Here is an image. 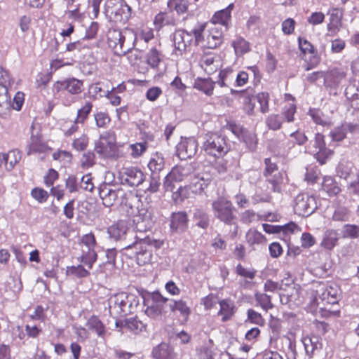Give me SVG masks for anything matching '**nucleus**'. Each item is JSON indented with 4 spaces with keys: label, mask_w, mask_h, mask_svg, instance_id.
Instances as JSON below:
<instances>
[{
    "label": "nucleus",
    "mask_w": 359,
    "mask_h": 359,
    "mask_svg": "<svg viewBox=\"0 0 359 359\" xmlns=\"http://www.w3.org/2000/svg\"><path fill=\"white\" fill-rule=\"evenodd\" d=\"M172 171L179 178V181H182L184 177L189 175L193 171V167L191 164L177 165L172 169Z\"/></svg>",
    "instance_id": "51"
},
{
    "label": "nucleus",
    "mask_w": 359,
    "mask_h": 359,
    "mask_svg": "<svg viewBox=\"0 0 359 359\" xmlns=\"http://www.w3.org/2000/svg\"><path fill=\"white\" fill-rule=\"evenodd\" d=\"M264 177H266V181L271 184V189L273 190V191H281L280 184L283 182V172L282 171L273 172L272 174L267 175V176Z\"/></svg>",
    "instance_id": "37"
},
{
    "label": "nucleus",
    "mask_w": 359,
    "mask_h": 359,
    "mask_svg": "<svg viewBox=\"0 0 359 359\" xmlns=\"http://www.w3.org/2000/svg\"><path fill=\"white\" fill-rule=\"evenodd\" d=\"M161 177L159 174H152L150 177L149 185L146 189V191L150 193H156L161 187Z\"/></svg>",
    "instance_id": "63"
},
{
    "label": "nucleus",
    "mask_w": 359,
    "mask_h": 359,
    "mask_svg": "<svg viewBox=\"0 0 359 359\" xmlns=\"http://www.w3.org/2000/svg\"><path fill=\"white\" fill-rule=\"evenodd\" d=\"M193 218L196 225L199 228L206 229L210 225L209 216L203 210H195Z\"/></svg>",
    "instance_id": "38"
},
{
    "label": "nucleus",
    "mask_w": 359,
    "mask_h": 359,
    "mask_svg": "<svg viewBox=\"0 0 359 359\" xmlns=\"http://www.w3.org/2000/svg\"><path fill=\"white\" fill-rule=\"evenodd\" d=\"M359 133V125L351 122H343L340 126L334 128L329 134L332 141L341 142L348 137L349 135Z\"/></svg>",
    "instance_id": "12"
},
{
    "label": "nucleus",
    "mask_w": 359,
    "mask_h": 359,
    "mask_svg": "<svg viewBox=\"0 0 359 359\" xmlns=\"http://www.w3.org/2000/svg\"><path fill=\"white\" fill-rule=\"evenodd\" d=\"M168 302L169 299L163 297L158 292L149 294L143 298L145 314L153 320L160 318L163 313L164 306Z\"/></svg>",
    "instance_id": "6"
},
{
    "label": "nucleus",
    "mask_w": 359,
    "mask_h": 359,
    "mask_svg": "<svg viewBox=\"0 0 359 359\" xmlns=\"http://www.w3.org/2000/svg\"><path fill=\"white\" fill-rule=\"evenodd\" d=\"M293 208L295 214L308 217L317 208L316 198L307 194H299L294 198Z\"/></svg>",
    "instance_id": "8"
},
{
    "label": "nucleus",
    "mask_w": 359,
    "mask_h": 359,
    "mask_svg": "<svg viewBox=\"0 0 359 359\" xmlns=\"http://www.w3.org/2000/svg\"><path fill=\"white\" fill-rule=\"evenodd\" d=\"M212 181V178L208 174H202L196 176L192 180V185L195 188L193 191L195 193H201L208 187Z\"/></svg>",
    "instance_id": "32"
},
{
    "label": "nucleus",
    "mask_w": 359,
    "mask_h": 359,
    "mask_svg": "<svg viewBox=\"0 0 359 359\" xmlns=\"http://www.w3.org/2000/svg\"><path fill=\"white\" fill-rule=\"evenodd\" d=\"M169 306L172 311H178L182 316H188L190 313V309L187 303L183 300L172 301L169 300Z\"/></svg>",
    "instance_id": "47"
},
{
    "label": "nucleus",
    "mask_w": 359,
    "mask_h": 359,
    "mask_svg": "<svg viewBox=\"0 0 359 359\" xmlns=\"http://www.w3.org/2000/svg\"><path fill=\"white\" fill-rule=\"evenodd\" d=\"M97 255L94 248H82V255L79 259L90 269L97 260Z\"/></svg>",
    "instance_id": "36"
},
{
    "label": "nucleus",
    "mask_w": 359,
    "mask_h": 359,
    "mask_svg": "<svg viewBox=\"0 0 359 359\" xmlns=\"http://www.w3.org/2000/svg\"><path fill=\"white\" fill-rule=\"evenodd\" d=\"M144 297L137 296L133 293H126V309L125 310V313L128 315L134 313L139 306L140 301H143Z\"/></svg>",
    "instance_id": "39"
},
{
    "label": "nucleus",
    "mask_w": 359,
    "mask_h": 359,
    "mask_svg": "<svg viewBox=\"0 0 359 359\" xmlns=\"http://www.w3.org/2000/svg\"><path fill=\"white\" fill-rule=\"evenodd\" d=\"M236 73L232 69L226 68L222 70L219 74V79L216 81L220 87L230 88L234 84Z\"/></svg>",
    "instance_id": "27"
},
{
    "label": "nucleus",
    "mask_w": 359,
    "mask_h": 359,
    "mask_svg": "<svg viewBox=\"0 0 359 359\" xmlns=\"http://www.w3.org/2000/svg\"><path fill=\"white\" fill-rule=\"evenodd\" d=\"M234 8L233 2H231L226 8L217 11L212 18L214 24H219L224 27V31L228 29L231 19V11Z\"/></svg>",
    "instance_id": "22"
},
{
    "label": "nucleus",
    "mask_w": 359,
    "mask_h": 359,
    "mask_svg": "<svg viewBox=\"0 0 359 359\" xmlns=\"http://www.w3.org/2000/svg\"><path fill=\"white\" fill-rule=\"evenodd\" d=\"M92 102H86L81 109H78L76 123H83L92 111Z\"/></svg>",
    "instance_id": "49"
},
{
    "label": "nucleus",
    "mask_w": 359,
    "mask_h": 359,
    "mask_svg": "<svg viewBox=\"0 0 359 359\" xmlns=\"http://www.w3.org/2000/svg\"><path fill=\"white\" fill-rule=\"evenodd\" d=\"M6 160V168L11 170L15 164L21 159V154L18 150H12L7 154H4Z\"/></svg>",
    "instance_id": "44"
},
{
    "label": "nucleus",
    "mask_w": 359,
    "mask_h": 359,
    "mask_svg": "<svg viewBox=\"0 0 359 359\" xmlns=\"http://www.w3.org/2000/svg\"><path fill=\"white\" fill-rule=\"evenodd\" d=\"M107 43L116 55H123L134 49L137 34L133 29L111 28L107 32Z\"/></svg>",
    "instance_id": "2"
},
{
    "label": "nucleus",
    "mask_w": 359,
    "mask_h": 359,
    "mask_svg": "<svg viewBox=\"0 0 359 359\" xmlns=\"http://www.w3.org/2000/svg\"><path fill=\"white\" fill-rule=\"evenodd\" d=\"M306 149L309 154H313L321 165L325 164L333 154L331 149L326 147L325 136L321 133L316 134L314 139L311 140L306 147Z\"/></svg>",
    "instance_id": "7"
},
{
    "label": "nucleus",
    "mask_w": 359,
    "mask_h": 359,
    "mask_svg": "<svg viewBox=\"0 0 359 359\" xmlns=\"http://www.w3.org/2000/svg\"><path fill=\"white\" fill-rule=\"evenodd\" d=\"M104 12L110 20L124 25L131 15V8L124 0H107Z\"/></svg>",
    "instance_id": "5"
},
{
    "label": "nucleus",
    "mask_w": 359,
    "mask_h": 359,
    "mask_svg": "<svg viewBox=\"0 0 359 359\" xmlns=\"http://www.w3.org/2000/svg\"><path fill=\"white\" fill-rule=\"evenodd\" d=\"M179 178L171 170L164 178L163 186L165 191L172 192L175 188L174 182L179 181Z\"/></svg>",
    "instance_id": "60"
},
{
    "label": "nucleus",
    "mask_w": 359,
    "mask_h": 359,
    "mask_svg": "<svg viewBox=\"0 0 359 359\" xmlns=\"http://www.w3.org/2000/svg\"><path fill=\"white\" fill-rule=\"evenodd\" d=\"M155 359H175L172 349L165 343H162L154 348L152 351Z\"/></svg>",
    "instance_id": "28"
},
{
    "label": "nucleus",
    "mask_w": 359,
    "mask_h": 359,
    "mask_svg": "<svg viewBox=\"0 0 359 359\" xmlns=\"http://www.w3.org/2000/svg\"><path fill=\"white\" fill-rule=\"evenodd\" d=\"M188 216L186 212L179 211L172 213L170 228L172 232H184L188 228Z\"/></svg>",
    "instance_id": "19"
},
{
    "label": "nucleus",
    "mask_w": 359,
    "mask_h": 359,
    "mask_svg": "<svg viewBox=\"0 0 359 359\" xmlns=\"http://www.w3.org/2000/svg\"><path fill=\"white\" fill-rule=\"evenodd\" d=\"M108 309L113 317L126 316V293L121 292L111 297L108 300Z\"/></svg>",
    "instance_id": "15"
},
{
    "label": "nucleus",
    "mask_w": 359,
    "mask_h": 359,
    "mask_svg": "<svg viewBox=\"0 0 359 359\" xmlns=\"http://www.w3.org/2000/svg\"><path fill=\"white\" fill-rule=\"evenodd\" d=\"M95 163V154L88 151L84 152L81 158V165L83 168H89Z\"/></svg>",
    "instance_id": "59"
},
{
    "label": "nucleus",
    "mask_w": 359,
    "mask_h": 359,
    "mask_svg": "<svg viewBox=\"0 0 359 359\" xmlns=\"http://www.w3.org/2000/svg\"><path fill=\"white\" fill-rule=\"evenodd\" d=\"M245 322L262 326L264 324V319L259 313L252 309H249L247 311V319Z\"/></svg>",
    "instance_id": "56"
},
{
    "label": "nucleus",
    "mask_w": 359,
    "mask_h": 359,
    "mask_svg": "<svg viewBox=\"0 0 359 359\" xmlns=\"http://www.w3.org/2000/svg\"><path fill=\"white\" fill-rule=\"evenodd\" d=\"M250 151H255L257 147V137L255 133L246 130L239 139Z\"/></svg>",
    "instance_id": "34"
},
{
    "label": "nucleus",
    "mask_w": 359,
    "mask_h": 359,
    "mask_svg": "<svg viewBox=\"0 0 359 359\" xmlns=\"http://www.w3.org/2000/svg\"><path fill=\"white\" fill-rule=\"evenodd\" d=\"M87 327L95 332L97 336L100 337H104L106 330L104 324L99 319L98 317L95 316H91L86 323Z\"/></svg>",
    "instance_id": "33"
},
{
    "label": "nucleus",
    "mask_w": 359,
    "mask_h": 359,
    "mask_svg": "<svg viewBox=\"0 0 359 359\" xmlns=\"http://www.w3.org/2000/svg\"><path fill=\"white\" fill-rule=\"evenodd\" d=\"M137 229L142 232L150 229L154 223V216L151 210L141 208L133 217Z\"/></svg>",
    "instance_id": "16"
},
{
    "label": "nucleus",
    "mask_w": 359,
    "mask_h": 359,
    "mask_svg": "<svg viewBox=\"0 0 359 359\" xmlns=\"http://www.w3.org/2000/svg\"><path fill=\"white\" fill-rule=\"evenodd\" d=\"M223 33L222 28L217 26L211 28L205 36V43L203 46L210 49L217 48L223 43Z\"/></svg>",
    "instance_id": "21"
},
{
    "label": "nucleus",
    "mask_w": 359,
    "mask_h": 359,
    "mask_svg": "<svg viewBox=\"0 0 359 359\" xmlns=\"http://www.w3.org/2000/svg\"><path fill=\"white\" fill-rule=\"evenodd\" d=\"M163 57V54L159 50L156 48H152L147 54V63L152 69H156L158 67Z\"/></svg>",
    "instance_id": "41"
},
{
    "label": "nucleus",
    "mask_w": 359,
    "mask_h": 359,
    "mask_svg": "<svg viewBox=\"0 0 359 359\" xmlns=\"http://www.w3.org/2000/svg\"><path fill=\"white\" fill-rule=\"evenodd\" d=\"M83 82L76 78H67L56 81L53 85V91L57 93L67 91L69 94L75 95L83 90Z\"/></svg>",
    "instance_id": "13"
},
{
    "label": "nucleus",
    "mask_w": 359,
    "mask_h": 359,
    "mask_svg": "<svg viewBox=\"0 0 359 359\" xmlns=\"http://www.w3.org/2000/svg\"><path fill=\"white\" fill-rule=\"evenodd\" d=\"M202 149L207 156L212 158L224 157L230 149L225 136L218 133L207 134Z\"/></svg>",
    "instance_id": "3"
},
{
    "label": "nucleus",
    "mask_w": 359,
    "mask_h": 359,
    "mask_svg": "<svg viewBox=\"0 0 359 359\" xmlns=\"http://www.w3.org/2000/svg\"><path fill=\"white\" fill-rule=\"evenodd\" d=\"M189 196V189L187 187L180 186L177 191H172V198L175 203L183 201Z\"/></svg>",
    "instance_id": "62"
},
{
    "label": "nucleus",
    "mask_w": 359,
    "mask_h": 359,
    "mask_svg": "<svg viewBox=\"0 0 359 359\" xmlns=\"http://www.w3.org/2000/svg\"><path fill=\"white\" fill-rule=\"evenodd\" d=\"M165 166V158L160 152H156L151 155L148 163V168L152 174H158L163 170Z\"/></svg>",
    "instance_id": "29"
},
{
    "label": "nucleus",
    "mask_w": 359,
    "mask_h": 359,
    "mask_svg": "<svg viewBox=\"0 0 359 359\" xmlns=\"http://www.w3.org/2000/svg\"><path fill=\"white\" fill-rule=\"evenodd\" d=\"M95 151L102 158L114 156L116 150V140L114 133L106 132L101 135L95 147Z\"/></svg>",
    "instance_id": "10"
},
{
    "label": "nucleus",
    "mask_w": 359,
    "mask_h": 359,
    "mask_svg": "<svg viewBox=\"0 0 359 359\" xmlns=\"http://www.w3.org/2000/svg\"><path fill=\"white\" fill-rule=\"evenodd\" d=\"M255 297L257 302L266 311L271 309L273 307V304L271 302V296L265 293H256Z\"/></svg>",
    "instance_id": "50"
},
{
    "label": "nucleus",
    "mask_w": 359,
    "mask_h": 359,
    "mask_svg": "<svg viewBox=\"0 0 359 359\" xmlns=\"http://www.w3.org/2000/svg\"><path fill=\"white\" fill-rule=\"evenodd\" d=\"M105 85L102 83H97L91 86L90 89L95 96L108 97L111 90H114L112 87L111 90L109 88H104Z\"/></svg>",
    "instance_id": "58"
},
{
    "label": "nucleus",
    "mask_w": 359,
    "mask_h": 359,
    "mask_svg": "<svg viewBox=\"0 0 359 359\" xmlns=\"http://www.w3.org/2000/svg\"><path fill=\"white\" fill-rule=\"evenodd\" d=\"M337 173L340 178L346 181H348L350 179L353 178V175H358L356 172L352 171L351 163H340L337 166Z\"/></svg>",
    "instance_id": "43"
},
{
    "label": "nucleus",
    "mask_w": 359,
    "mask_h": 359,
    "mask_svg": "<svg viewBox=\"0 0 359 359\" xmlns=\"http://www.w3.org/2000/svg\"><path fill=\"white\" fill-rule=\"evenodd\" d=\"M188 0H170L168 6L173 8L178 14L185 13L189 8Z\"/></svg>",
    "instance_id": "54"
},
{
    "label": "nucleus",
    "mask_w": 359,
    "mask_h": 359,
    "mask_svg": "<svg viewBox=\"0 0 359 359\" xmlns=\"http://www.w3.org/2000/svg\"><path fill=\"white\" fill-rule=\"evenodd\" d=\"M283 118L278 114H271L266 118V124L273 130H279L281 128Z\"/></svg>",
    "instance_id": "53"
},
{
    "label": "nucleus",
    "mask_w": 359,
    "mask_h": 359,
    "mask_svg": "<svg viewBox=\"0 0 359 359\" xmlns=\"http://www.w3.org/2000/svg\"><path fill=\"white\" fill-rule=\"evenodd\" d=\"M201 68L209 75L214 74L219 67V61L212 53H204L199 60Z\"/></svg>",
    "instance_id": "20"
},
{
    "label": "nucleus",
    "mask_w": 359,
    "mask_h": 359,
    "mask_svg": "<svg viewBox=\"0 0 359 359\" xmlns=\"http://www.w3.org/2000/svg\"><path fill=\"white\" fill-rule=\"evenodd\" d=\"M220 309L218 315L222 316V321L225 322L229 320L234 313L233 302L229 299H223L219 302Z\"/></svg>",
    "instance_id": "31"
},
{
    "label": "nucleus",
    "mask_w": 359,
    "mask_h": 359,
    "mask_svg": "<svg viewBox=\"0 0 359 359\" xmlns=\"http://www.w3.org/2000/svg\"><path fill=\"white\" fill-rule=\"evenodd\" d=\"M322 189L329 196H335L341 191L337 183L331 177H325L322 183Z\"/></svg>",
    "instance_id": "35"
},
{
    "label": "nucleus",
    "mask_w": 359,
    "mask_h": 359,
    "mask_svg": "<svg viewBox=\"0 0 359 359\" xmlns=\"http://www.w3.org/2000/svg\"><path fill=\"white\" fill-rule=\"evenodd\" d=\"M28 148L27 155L32 153H44L49 149L48 145L41 140V137L39 134L31 135Z\"/></svg>",
    "instance_id": "25"
},
{
    "label": "nucleus",
    "mask_w": 359,
    "mask_h": 359,
    "mask_svg": "<svg viewBox=\"0 0 359 359\" xmlns=\"http://www.w3.org/2000/svg\"><path fill=\"white\" fill-rule=\"evenodd\" d=\"M316 293L317 301L320 299L330 304H337L340 297V289L336 284L318 283Z\"/></svg>",
    "instance_id": "9"
},
{
    "label": "nucleus",
    "mask_w": 359,
    "mask_h": 359,
    "mask_svg": "<svg viewBox=\"0 0 359 359\" xmlns=\"http://www.w3.org/2000/svg\"><path fill=\"white\" fill-rule=\"evenodd\" d=\"M67 274L69 276H74L77 278H85L90 275V272L86 270L82 265L68 266L67 269Z\"/></svg>",
    "instance_id": "55"
},
{
    "label": "nucleus",
    "mask_w": 359,
    "mask_h": 359,
    "mask_svg": "<svg viewBox=\"0 0 359 359\" xmlns=\"http://www.w3.org/2000/svg\"><path fill=\"white\" fill-rule=\"evenodd\" d=\"M350 217L349 210L344 206L337 207L332 215V219L337 222H346Z\"/></svg>",
    "instance_id": "52"
},
{
    "label": "nucleus",
    "mask_w": 359,
    "mask_h": 359,
    "mask_svg": "<svg viewBox=\"0 0 359 359\" xmlns=\"http://www.w3.org/2000/svg\"><path fill=\"white\" fill-rule=\"evenodd\" d=\"M124 326L135 334H137L146 330L147 325L135 317L126 319Z\"/></svg>",
    "instance_id": "42"
},
{
    "label": "nucleus",
    "mask_w": 359,
    "mask_h": 359,
    "mask_svg": "<svg viewBox=\"0 0 359 359\" xmlns=\"http://www.w3.org/2000/svg\"><path fill=\"white\" fill-rule=\"evenodd\" d=\"M302 343L304 346L306 354L311 358L316 351H318L322 348V343L317 336H306L303 337Z\"/></svg>",
    "instance_id": "24"
},
{
    "label": "nucleus",
    "mask_w": 359,
    "mask_h": 359,
    "mask_svg": "<svg viewBox=\"0 0 359 359\" xmlns=\"http://www.w3.org/2000/svg\"><path fill=\"white\" fill-rule=\"evenodd\" d=\"M330 23L327 25L329 31L336 32L341 25V19L343 16L342 10L339 8H332L330 10Z\"/></svg>",
    "instance_id": "30"
},
{
    "label": "nucleus",
    "mask_w": 359,
    "mask_h": 359,
    "mask_svg": "<svg viewBox=\"0 0 359 359\" xmlns=\"http://www.w3.org/2000/svg\"><path fill=\"white\" fill-rule=\"evenodd\" d=\"M129 231L133 230L130 229L126 222L123 220L118 221L108 229L109 236L116 241L124 239L129 233Z\"/></svg>",
    "instance_id": "23"
},
{
    "label": "nucleus",
    "mask_w": 359,
    "mask_h": 359,
    "mask_svg": "<svg viewBox=\"0 0 359 359\" xmlns=\"http://www.w3.org/2000/svg\"><path fill=\"white\" fill-rule=\"evenodd\" d=\"M345 95L346 98L351 101V106L354 108L359 109V89L354 85H349L345 90Z\"/></svg>",
    "instance_id": "45"
},
{
    "label": "nucleus",
    "mask_w": 359,
    "mask_h": 359,
    "mask_svg": "<svg viewBox=\"0 0 359 359\" xmlns=\"http://www.w3.org/2000/svg\"><path fill=\"white\" fill-rule=\"evenodd\" d=\"M13 83V80L9 74L8 72L0 67V87L6 89L11 87Z\"/></svg>",
    "instance_id": "61"
},
{
    "label": "nucleus",
    "mask_w": 359,
    "mask_h": 359,
    "mask_svg": "<svg viewBox=\"0 0 359 359\" xmlns=\"http://www.w3.org/2000/svg\"><path fill=\"white\" fill-rule=\"evenodd\" d=\"M246 241L250 245L262 244L266 241V238L260 232L255 229H250L246 233Z\"/></svg>",
    "instance_id": "46"
},
{
    "label": "nucleus",
    "mask_w": 359,
    "mask_h": 359,
    "mask_svg": "<svg viewBox=\"0 0 359 359\" xmlns=\"http://www.w3.org/2000/svg\"><path fill=\"white\" fill-rule=\"evenodd\" d=\"M121 184L130 187H137L144 180V173L137 168L130 167L124 169L121 173Z\"/></svg>",
    "instance_id": "17"
},
{
    "label": "nucleus",
    "mask_w": 359,
    "mask_h": 359,
    "mask_svg": "<svg viewBox=\"0 0 359 359\" xmlns=\"http://www.w3.org/2000/svg\"><path fill=\"white\" fill-rule=\"evenodd\" d=\"M212 209L215 218L228 226L235 225L237 221L236 208L231 201L219 197L212 203Z\"/></svg>",
    "instance_id": "4"
},
{
    "label": "nucleus",
    "mask_w": 359,
    "mask_h": 359,
    "mask_svg": "<svg viewBox=\"0 0 359 359\" xmlns=\"http://www.w3.org/2000/svg\"><path fill=\"white\" fill-rule=\"evenodd\" d=\"M129 233L121 241L123 242L122 250L123 254L130 257H135L139 264H144L149 262L151 257L149 248H160L163 241L150 238L149 236L142 237L134 231H129Z\"/></svg>",
    "instance_id": "1"
},
{
    "label": "nucleus",
    "mask_w": 359,
    "mask_h": 359,
    "mask_svg": "<svg viewBox=\"0 0 359 359\" xmlns=\"http://www.w3.org/2000/svg\"><path fill=\"white\" fill-rule=\"evenodd\" d=\"M198 149V142L194 137L182 139L176 146V154L181 160L193 157Z\"/></svg>",
    "instance_id": "14"
},
{
    "label": "nucleus",
    "mask_w": 359,
    "mask_h": 359,
    "mask_svg": "<svg viewBox=\"0 0 359 359\" xmlns=\"http://www.w3.org/2000/svg\"><path fill=\"white\" fill-rule=\"evenodd\" d=\"M192 40V34L182 29L177 30L172 35L175 48L179 52L180 55L187 50Z\"/></svg>",
    "instance_id": "18"
},
{
    "label": "nucleus",
    "mask_w": 359,
    "mask_h": 359,
    "mask_svg": "<svg viewBox=\"0 0 359 359\" xmlns=\"http://www.w3.org/2000/svg\"><path fill=\"white\" fill-rule=\"evenodd\" d=\"M215 83L210 78H197L194 81V88L202 91L208 96H211Z\"/></svg>",
    "instance_id": "26"
},
{
    "label": "nucleus",
    "mask_w": 359,
    "mask_h": 359,
    "mask_svg": "<svg viewBox=\"0 0 359 359\" xmlns=\"http://www.w3.org/2000/svg\"><path fill=\"white\" fill-rule=\"evenodd\" d=\"M232 46L237 55H243L250 51V43L242 37H239L233 41Z\"/></svg>",
    "instance_id": "48"
},
{
    "label": "nucleus",
    "mask_w": 359,
    "mask_h": 359,
    "mask_svg": "<svg viewBox=\"0 0 359 359\" xmlns=\"http://www.w3.org/2000/svg\"><path fill=\"white\" fill-rule=\"evenodd\" d=\"M255 100L257 101V102L260 105V111L263 114H265L269 111V95L268 93H259L255 97Z\"/></svg>",
    "instance_id": "57"
},
{
    "label": "nucleus",
    "mask_w": 359,
    "mask_h": 359,
    "mask_svg": "<svg viewBox=\"0 0 359 359\" xmlns=\"http://www.w3.org/2000/svg\"><path fill=\"white\" fill-rule=\"evenodd\" d=\"M125 192L121 188H115L114 186L103 183L99 187V196L102 203L106 207H111L119 197H123Z\"/></svg>",
    "instance_id": "11"
},
{
    "label": "nucleus",
    "mask_w": 359,
    "mask_h": 359,
    "mask_svg": "<svg viewBox=\"0 0 359 359\" xmlns=\"http://www.w3.org/2000/svg\"><path fill=\"white\" fill-rule=\"evenodd\" d=\"M347 182V189L349 192L359 196V175H353V178Z\"/></svg>",
    "instance_id": "64"
},
{
    "label": "nucleus",
    "mask_w": 359,
    "mask_h": 359,
    "mask_svg": "<svg viewBox=\"0 0 359 359\" xmlns=\"http://www.w3.org/2000/svg\"><path fill=\"white\" fill-rule=\"evenodd\" d=\"M338 241V235L336 231L327 230L324 234L321 245L327 250H332Z\"/></svg>",
    "instance_id": "40"
}]
</instances>
